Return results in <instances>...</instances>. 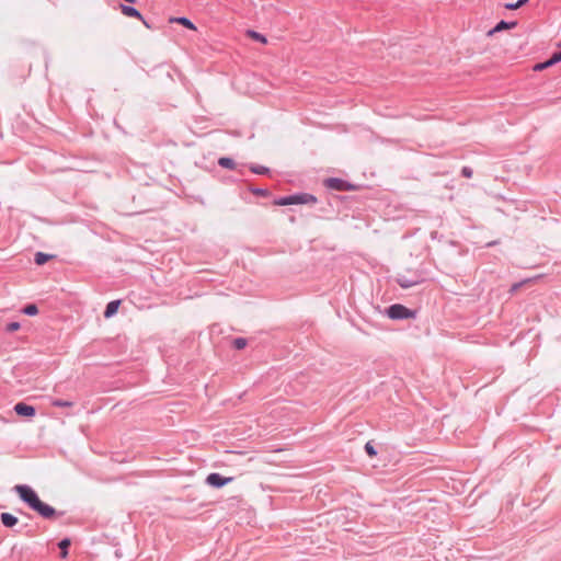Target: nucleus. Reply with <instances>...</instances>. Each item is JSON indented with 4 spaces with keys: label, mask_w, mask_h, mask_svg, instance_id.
Here are the masks:
<instances>
[{
    "label": "nucleus",
    "mask_w": 561,
    "mask_h": 561,
    "mask_svg": "<svg viewBox=\"0 0 561 561\" xmlns=\"http://www.w3.org/2000/svg\"><path fill=\"white\" fill-rule=\"evenodd\" d=\"M524 282H520V283H515L513 286H512V291H516L517 289H519L522 286H523Z\"/></svg>",
    "instance_id": "cd10ccee"
},
{
    "label": "nucleus",
    "mask_w": 561,
    "mask_h": 561,
    "mask_svg": "<svg viewBox=\"0 0 561 561\" xmlns=\"http://www.w3.org/2000/svg\"><path fill=\"white\" fill-rule=\"evenodd\" d=\"M171 22H176L188 30H196L195 24L186 16L174 18L171 20Z\"/></svg>",
    "instance_id": "f8f14e48"
},
{
    "label": "nucleus",
    "mask_w": 561,
    "mask_h": 561,
    "mask_svg": "<svg viewBox=\"0 0 561 561\" xmlns=\"http://www.w3.org/2000/svg\"><path fill=\"white\" fill-rule=\"evenodd\" d=\"M528 1L529 0H517L515 2L506 3L504 7L507 10H517V9L522 8L523 5H525Z\"/></svg>",
    "instance_id": "412c9836"
},
{
    "label": "nucleus",
    "mask_w": 561,
    "mask_h": 561,
    "mask_svg": "<svg viewBox=\"0 0 561 561\" xmlns=\"http://www.w3.org/2000/svg\"><path fill=\"white\" fill-rule=\"evenodd\" d=\"M73 404L75 403L72 401L62 400V399H54L51 401V405L56 407V408H70V407H73Z\"/></svg>",
    "instance_id": "6ab92c4d"
},
{
    "label": "nucleus",
    "mask_w": 561,
    "mask_h": 561,
    "mask_svg": "<svg viewBox=\"0 0 561 561\" xmlns=\"http://www.w3.org/2000/svg\"><path fill=\"white\" fill-rule=\"evenodd\" d=\"M22 312L26 316L33 317L38 313V308L35 304H28L23 308Z\"/></svg>",
    "instance_id": "a211bd4d"
},
{
    "label": "nucleus",
    "mask_w": 561,
    "mask_h": 561,
    "mask_svg": "<svg viewBox=\"0 0 561 561\" xmlns=\"http://www.w3.org/2000/svg\"><path fill=\"white\" fill-rule=\"evenodd\" d=\"M0 519L1 523L8 528H12L19 523L18 517L7 512L0 514Z\"/></svg>",
    "instance_id": "9b49d317"
},
{
    "label": "nucleus",
    "mask_w": 561,
    "mask_h": 561,
    "mask_svg": "<svg viewBox=\"0 0 561 561\" xmlns=\"http://www.w3.org/2000/svg\"><path fill=\"white\" fill-rule=\"evenodd\" d=\"M53 257H54V255H51V254H47L44 252H36L34 255V263L37 265H44Z\"/></svg>",
    "instance_id": "ddd939ff"
},
{
    "label": "nucleus",
    "mask_w": 561,
    "mask_h": 561,
    "mask_svg": "<svg viewBox=\"0 0 561 561\" xmlns=\"http://www.w3.org/2000/svg\"><path fill=\"white\" fill-rule=\"evenodd\" d=\"M251 193L261 197H268L271 195L270 191L261 187H250Z\"/></svg>",
    "instance_id": "4be33fe9"
},
{
    "label": "nucleus",
    "mask_w": 561,
    "mask_h": 561,
    "mask_svg": "<svg viewBox=\"0 0 561 561\" xmlns=\"http://www.w3.org/2000/svg\"><path fill=\"white\" fill-rule=\"evenodd\" d=\"M119 305H121V300L110 301L106 305L105 310L103 312L104 318L108 319V318H112L113 316H115L118 311Z\"/></svg>",
    "instance_id": "9d476101"
},
{
    "label": "nucleus",
    "mask_w": 561,
    "mask_h": 561,
    "mask_svg": "<svg viewBox=\"0 0 561 561\" xmlns=\"http://www.w3.org/2000/svg\"><path fill=\"white\" fill-rule=\"evenodd\" d=\"M396 282L401 288L408 289L423 282L422 275L417 271H408L398 274Z\"/></svg>",
    "instance_id": "7ed1b4c3"
},
{
    "label": "nucleus",
    "mask_w": 561,
    "mask_h": 561,
    "mask_svg": "<svg viewBox=\"0 0 561 561\" xmlns=\"http://www.w3.org/2000/svg\"><path fill=\"white\" fill-rule=\"evenodd\" d=\"M248 344V340L244 337H236L232 341V345L236 350H243Z\"/></svg>",
    "instance_id": "5701e85b"
},
{
    "label": "nucleus",
    "mask_w": 561,
    "mask_h": 561,
    "mask_svg": "<svg viewBox=\"0 0 561 561\" xmlns=\"http://www.w3.org/2000/svg\"><path fill=\"white\" fill-rule=\"evenodd\" d=\"M517 26V21H511V22H507V21H504V20H501L500 22H497L495 24V26L493 28H491L489 32H488V36H492L494 35L495 33H499V32H502L504 30H512V28H515Z\"/></svg>",
    "instance_id": "1a4fd4ad"
},
{
    "label": "nucleus",
    "mask_w": 561,
    "mask_h": 561,
    "mask_svg": "<svg viewBox=\"0 0 561 561\" xmlns=\"http://www.w3.org/2000/svg\"><path fill=\"white\" fill-rule=\"evenodd\" d=\"M218 164L221 167V168H225V169H230V170H233L236 168V162L232 158L230 157H221L218 159Z\"/></svg>",
    "instance_id": "2eb2a0df"
},
{
    "label": "nucleus",
    "mask_w": 561,
    "mask_h": 561,
    "mask_svg": "<svg viewBox=\"0 0 561 561\" xmlns=\"http://www.w3.org/2000/svg\"><path fill=\"white\" fill-rule=\"evenodd\" d=\"M249 168H250L251 172L254 174L265 175V174L270 173V169L264 165H257V164L251 163L249 165Z\"/></svg>",
    "instance_id": "dca6fc26"
},
{
    "label": "nucleus",
    "mask_w": 561,
    "mask_h": 561,
    "mask_svg": "<svg viewBox=\"0 0 561 561\" xmlns=\"http://www.w3.org/2000/svg\"><path fill=\"white\" fill-rule=\"evenodd\" d=\"M70 545L71 540L69 538H64L58 542V548L60 549V558H67Z\"/></svg>",
    "instance_id": "4468645a"
},
{
    "label": "nucleus",
    "mask_w": 561,
    "mask_h": 561,
    "mask_svg": "<svg viewBox=\"0 0 561 561\" xmlns=\"http://www.w3.org/2000/svg\"><path fill=\"white\" fill-rule=\"evenodd\" d=\"M554 66L553 61H551V58L547 59L546 61H542V62H538L534 66V70L535 71H542L549 67H552Z\"/></svg>",
    "instance_id": "aec40b11"
},
{
    "label": "nucleus",
    "mask_w": 561,
    "mask_h": 561,
    "mask_svg": "<svg viewBox=\"0 0 561 561\" xmlns=\"http://www.w3.org/2000/svg\"><path fill=\"white\" fill-rule=\"evenodd\" d=\"M20 329V323L19 322H10L7 324V331L8 332H14V331H18Z\"/></svg>",
    "instance_id": "a878e982"
},
{
    "label": "nucleus",
    "mask_w": 561,
    "mask_h": 561,
    "mask_svg": "<svg viewBox=\"0 0 561 561\" xmlns=\"http://www.w3.org/2000/svg\"><path fill=\"white\" fill-rule=\"evenodd\" d=\"M386 314L392 320H404L415 317V311L401 304H393L386 309Z\"/></svg>",
    "instance_id": "20e7f679"
},
{
    "label": "nucleus",
    "mask_w": 561,
    "mask_h": 561,
    "mask_svg": "<svg viewBox=\"0 0 561 561\" xmlns=\"http://www.w3.org/2000/svg\"><path fill=\"white\" fill-rule=\"evenodd\" d=\"M317 197L309 193H296L288 196H283L274 201L275 205L287 206V205H300L316 203Z\"/></svg>",
    "instance_id": "f03ea898"
},
{
    "label": "nucleus",
    "mask_w": 561,
    "mask_h": 561,
    "mask_svg": "<svg viewBox=\"0 0 561 561\" xmlns=\"http://www.w3.org/2000/svg\"><path fill=\"white\" fill-rule=\"evenodd\" d=\"M559 46H561V42L559 43Z\"/></svg>",
    "instance_id": "c85d7f7f"
},
{
    "label": "nucleus",
    "mask_w": 561,
    "mask_h": 561,
    "mask_svg": "<svg viewBox=\"0 0 561 561\" xmlns=\"http://www.w3.org/2000/svg\"><path fill=\"white\" fill-rule=\"evenodd\" d=\"M13 410L19 416H24V417H32L36 414L35 408L25 402H18L14 405Z\"/></svg>",
    "instance_id": "6e6552de"
},
{
    "label": "nucleus",
    "mask_w": 561,
    "mask_h": 561,
    "mask_svg": "<svg viewBox=\"0 0 561 561\" xmlns=\"http://www.w3.org/2000/svg\"><path fill=\"white\" fill-rule=\"evenodd\" d=\"M233 480L232 477H224L218 472H211L206 478V483L215 489H220Z\"/></svg>",
    "instance_id": "423d86ee"
},
{
    "label": "nucleus",
    "mask_w": 561,
    "mask_h": 561,
    "mask_svg": "<svg viewBox=\"0 0 561 561\" xmlns=\"http://www.w3.org/2000/svg\"><path fill=\"white\" fill-rule=\"evenodd\" d=\"M247 34H248V36H249L250 38H252V39H254V41H256V42H259V43H262V44H266V43H267L266 37H265L263 34H261V33H259V32H256V31L249 30V31L247 32Z\"/></svg>",
    "instance_id": "f3484780"
},
{
    "label": "nucleus",
    "mask_w": 561,
    "mask_h": 561,
    "mask_svg": "<svg viewBox=\"0 0 561 561\" xmlns=\"http://www.w3.org/2000/svg\"><path fill=\"white\" fill-rule=\"evenodd\" d=\"M324 184L328 188L339 192H348L354 190V185L339 178H328L324 181Z\"/></svg>",
    "instance_id": "39448f33"
},
{
    "label": "nucleus",
    "mask_w": 561,
    "mask_h": 561,
    "mask_svg": "<svg viewBox=\"0 0 561 561\" xmlns=\"http://www.w3.org/2000/svg\"><path fill=\"white\" fill-rule=\"evenodd\" d=\"M364 448L369 457H375L377 455V449L371 442H367Z\"/></svg>",
    "instance_id": "b1692460"
},
{
    "label": "nucleus",
    "mask_w": 561,
    "mask_h": 561,
    "mask_svg": "<svg viewBox=\"0 0 561 561\" xmlns=\"http://www.w3.org/2000/svg\"><path fill=\"white\" fill-rule=\"evenodd\" d=\"M551 61H553V64H558L561 61V50H558V51H554L552 55H551Z\"/></svg>",
    "instance_id": "bb28decb"
},
{
    "label": "nucleus",
    "mask_w": 561,
    "mask_h": 561,
    "mask_svg": "<svg viewBox=\"0 0 561 561\" xmlns=\"http://www.w3.org/2000/svg\"><path fill=\"white\" fill-rule=\"evenodd\" d=\"M121 11L124 15L128 18H135L140 20L146 27L150 28V25L147 23V21L144 19L142 14L134 7L127 5V4H119Z\"/></svg>",
    "instance_id": "0eeeda50"
},
{
    "label": "nucleus",
    "mask_w": 561,
    "mask_h": 561,
    "mask_svg": "<svg viewBox=\"0 0 561 561\" xmlns=\"http://www.w3.org/2000/svg\"><path fill=\"white\" fill-rule=\"evenodd\" d=\"M472 174H473V171L470 167H463L461 169V175L463 178L470 179L472 176Z\"/></svg>",
    "instance_id": "393cba45"
},
{
    "label": "nucleus",
    "mask_w": 561,
    "mask_h": 561,
    "mask_svg": "<svg viewBox=\"0 0 561 561\" xmlns=\"http://www.w3.org/2000/svg\"><path fill=\"white\" fill-rule=\"evenodd\" d=\"M14 491L22 502L44 519H55L64 516L65 514L64 512H58L53 506L43 502L35 490L27 484H16L14 486Z\"/></svg>",
    "instance_id": "f257e3e1"
}]
</instances>
